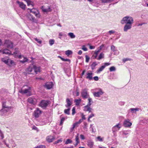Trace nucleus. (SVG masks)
Listing matches in <instances>:
<instances>
[{"mask_svg": "<svg viewBox=\"0 0 148 148\" xmlns=\"http://www.w3.org/2000/svg\"><path fill=\"white\" fill-rule=\"evenodd\" d=\"M123 125L125 127H129L131 126L132 123L130 122V120L129 119H127L124 121Z\"/></svg>", "mask_w": 148, "mask_h": 148, "instance_id": "13", "label": "nucleus"}, {"mask_svg": "<svg viewBox=\"0 0 148 148\" xmlns=\"http://www.w3.org/2000/svg\"><path fill=\"white\" fill-rule=\"evenodd\" d=\"M72 142V141L69 139H67L65 143V144H68L69 143H71Z\"/></svg>", "mask_w": 148, "mask_h": 148, "instance_id": "40", "label": "nucleus"}, {"mask_svg": "<svg viewBox=\"0 0 148 148\" xmlns=\"http://www.w3.org/2000/svg\"><path fill=\"white\" fill-rule=\"evenodd\" d=\"M59 38L61 39L62 38V36H65L66 35L64 33L62 32H60L59 33Z\"/></svg>", "mask_w": 148, "mask_h": 148, "instance_id": "35", "label": "nucleus"}, {"mask_svg": "<svg viewBox=\"0 0 148 148\" xmlns=\"http://www.w3.org/2000/svg\"><path fill=\"white\" fill-rule=\"evenodd\" d=\"M41 112H42L38 108V114H41Z\"/></svg>", "mask_w": 148, "mask_h": 148, "instance_id": "59", "label": "nucleus"}, {"mask_svg": "<svg viewBox=\"0 0 148 148\" xmlns=\"http://www.w3.org/2000/svg\"><path fill=\"white\" fill-rule=\"evenodd\" d=\"M97 65L96 62H94L91 65V67L92 70H93L95 69V67Z\"/></svg>", "mask_w": 148, "mask_h": 148, "instance_id": "29", "label": "nucleus"}, {"mask_svg": "<svg viewBox=\"0 0 148 148\" xmlns=\"http://www.w3.org/2000/svg\"><path fill=\"white\" fill-rule=\"evenodd\" d=\"M109 70L110 72L115 71L116 70V68L114 66H112L110 68Z\"/></svg>", "mask_w": 148, "mask_h": 148, "instance_id": "39", "label": "nucleus"}, {"mask_svg": "<svg viewBox=\"0 0 148 148\" xmlns=\"http://www.w3.org/2000/svg\"><path fill=\"white\" fill-rule=\"evenodd\" d=\"M62 60L63 61H64L69 62H70V59H65L63 58Z\"/></svg>", "mask_w": 148, "mask_h": 148, "instance_id": "52", "label": "nucleus"}, {"mask_svg": "<svg viewBox=\"0 0 148 148\" xmlns=\"http://www.w3.org/2000/svg\"><path fill=\"white\" fill-rule=\"evenodd\" d=\"M28 101L30 103H33L34 102L33 99L32 97H29L27 99Z\"/></svg>", "mask_w": 148, "mask_h": 148, "instance_id": "36", "label": "nucleus"}, {"mask_svg": "<svg viewBox=\"0 0 148 148\" xmlns=\"http://www.w3.org/2000/svg\"><path fill=\"white\" fill-rule=\"evenodd\" d=\"M80 138L82 140H84L85 139V137L82 134L80 135Z\"/></svg>", "mask_w": 148, "mask_h": 148, "instance_id": "55", "label": "nucleus"}, {"mask_svg": "<svg viewBox=\"0 0 148 148\" xmlns=\"http://www.w3.org/2000/svg\"><path fill=\"white\" fill-rule=\"evenodd\" d=\"M81 95L82 97L84 99L87 98L89 97V95L87 92V90L86 88H85L82 90Z\"/></svg>", "mask_w": 148, "mask_h": 148, "instance_id": "6", "label": "nucleus"}, {"mask_svg": "<svg viewBox=\"0 0 148 148\" xmlns=\"http://www.w3.org/2000/svg\"><path fill=\"white\" fill-rule=\"evenodd\" d=\"M101 2L103 3H107L113 1V0H101Z\"/></svg>", "mask_w": 148, "mask_h": 148, "instance_id": "38", "label": "nucleus"}, {"mask_svg": "<svg viewBox=\"0 0 148 148\" xmlns=\"http://www.w3.org/2000/svg\"><path fill=\"white\" fill-rule=\"evenodd\" d=\"M94 116V114H91L90 116H89L88 117L89 118H91L93 116Z\"/></svg>", "mask_w": 148, "mask_h": 148, "instance_id": "62", "label": "nucleus"}, {"mask_svg": "<svg viewBox=\"0 0 148 148\" xmlns=\"http://www.w3.org/2000/svg\"><path fill=\"white\" fill-rule=\"evenodd\" d=\"M72 114L74 115L75 113V107H73L72 110Z\"/></svg>", "mask_w": 148, "mask_h": 148, "instance_id": "50", "label": "nucleus"}, {"mask_svg": "<svg viewBox=\"0 0 148 148\" xmlns=\"http://www.w3.org/2000/svg\"><path fill=\"white\" fill-rule=\"evenodd\" d=\"M24 0L27 2L28 5L29 6L31 5L32 7L33 6V2L30 1V0Z\"/></svg>", "mask_w": 148, "mask_h": 148, "instance_id": "28", "label": "nucleus"}, {"mask_svg": "<svg viewBox=\"0 0 148 148\" xmlns=\"http://www.w3.org/2000/svg\"><path fill=\"white\" fill-rule=\"evenodd\" d=\"M93 73L90 71H88L86 73V78L89 80L92 79Z\"/></svg>", "mask_w": 148, "mask_h": 148, "instance_id": "15", "label": "nucleus"}, {"mask_svg": "<svg viewBox=\"0 0 148 148\" xmlns=\"http://www.w3.org/2000/svg\"><path fill=\"white\" fill-rule=\"evenodd\" d=\"M0 135L2 139L4 138V135L1 130H0Z\"/></svg>", "mask_w": 148, "mask_h": 148, "instance_id": "49", "label": "nucleus"}, {"mask_svg": "<svg viewBox=\"0 0 148 148\" xmlns=\"http://www.w3.org/2000/svg\"><path fill=\"white\" fill-rule=\"evenodd\" d=\"M82 49L85 51H87L88 50L87 49L86 47H85L84 46L82 47Z\"/></svg>", "mask_w": 148, "mask_h": 148, "instance_id": "56", "label": "nucleus"}, {"mask_svg": "<svg viewBox=\"0 0 148 148\" xmlns=\"http://www.w3.org/2000/svg\"><path fill=\"white\" fill-rule=\"evenodd\" d=\"M10 108V107L8 106H7L5 104V102H3L2 104V108Z\"/></svg>", "mask_w": 148, "mask_h": 148, "instance_id": "44", "label": "nucleus"}, {"mask_svg": "<svg viewBox=\"0 0 148 148\" xmlns=\"http://www.w3.org/2000/svg\"><path fill=\"white\" fill-rule=\"evenodd\" d=\"M23 58V60H20V62L23 64L25 62H27L28 60V59H27L24 56L22 55V58L21 59Z\"/></svg>", "mask_w": 148, "mask_h": 148, "instance_id": "22", "label": "nucleus"}, {"mask_svg": "<svg viewBox=\"0 0 148 148\" xmlns=\"http://www.w3.org/2000/svg\"><path fill=\"white\" fill-rule=\"evenodd\" d=\"M81 99H80L75 100L74 102L75 103L76 105L77 106L79 105L81 103Z\"/></svg>", "mask_w": 148, "mask_h": 148, "instance_id": "27", "label": "nucleus"}, {"mask_svg": "<svg viewBox=\"0 0 148 148\" xmlns=\"http://www.w3.org/2000/svg\"><path fill=\"white\" fill-rule=\"evenodd\" d=\"M13 55L16 58H18L19 59H21L22 58V55L19 53L18 49L17 48H16L15 49V51L13 52Z\"/></svg>", "mask_w": 148, "mask_h": 148, "instance_id": "8", "label": "nucleus"}, {"mask_svg": "<svg viewBox=\"0 0 148 148\" xmlns=\"http://www.w3.org/2000/svg\"><path fill=\"white\" fill-rule=\"evenodd\" d=\"M9 59L8 57H6L2 58L1 60L3 62L5 63V64H7V63H8Z\"/></svg>", "mask_w": 148, "mask_h": 148, "instance_id": "25", "label": "nucleus"}, {"mask_svg": "<svg viewBox=\"0 0 148 148\" xmlns=\"http://www.w3.org/2000/svg\"><path fill=\"white\" fill-rule=\"evenodd\" d=\"M92 109L90 107V106L87 105L84 107V110L85 111H88L89 112H91Z\"/></svg>", "mask_w": 148, "mask_h": 148, "instance_id": "19", "label": "nucleus"}, {"mask_svg": "<svg viewBox=\"0 0 148 148\" xmlns=\"http://www.w3.org/2000/svg\"><path fill=\"white\" fill-rule=\"evenodd\" d=\"M54 43V40L53 39H51L49 41V44L51 46Z\"/></svg>", "mask_w": 148, "mask_h": 148, "instance_id": "43", "label": "nucleus"}, {"mask_svg": "<svg viewBox=\"0 0 148 148\" xmlns=\"http://www.w3.org/2000/svg\"><path fill=\"white\" fill-rule=\"evenodd\" d=\"M130 110L132 113H135L137 111H138L139 110L138 108H131Z\"/></svg>", "mask_w": 148, "mask_h": 148, "instance_id": "24", "label": "nucleus"}, {"mask_svg": "<svg viewBox=\"0 0 148 148\" xmlns=\"http://www.w3.org/2000/svg\"><path fill=\"white\" fill-rule=\"evenodd\" d=\"M68 35L71 38H75V35L73 33L70 32L68 34Z\"/></svg>", "mask_w": 148, "mask_h": 148, "instance_id": "32", "label": "nucleus"}, {"mask_svg": "<svg viewBox=\"0 0 148 148\" xmlns=\"http://www.w3.org/2000/svg\"><path fill=\"white\" fill-rule=\"evenodd\" d=\"M87 145L90 148H92L94 145V143L91 140H88L87 141Z\"/></svg>", "mask_w": 148, "mask_h": 148, "instance_id": "17", "label": "nucleus"}, {"mask_svg": "<svg viewBox=\"0 0 148 148\" xmlns=\"http://www.w3.org/2000/svg\"><path fill=\"white\" fill-rule=\"evenodd\" d=\"M92 125H93V124H90V128H91V130H92V132H94V131L93 128V127H92Z\"/></svg>", "mask_w": 148, "mask_h": 148, "instance_id": "61", "label": "nucleus"}, {"mask_svg": "<svg viewBox=\"0 0 148 148\" xmlns=\"http://www.w3.org/2000/svg\"><path fill=\"white\" fill-rule=\"evenodd\" d=\"M65 53L67 56H69L70 55L72 54V52L71 50H68L65 51Z\"/></svg>", "mask_w": 148, "mask_h": 148, "instance_id": "34", "label": "nucleus"}, {"mask_svg": "<svg viewBox=\"0 0 148 148\" xmlns=\"http://www.w3.org/2000/svg\"><path fill=\"white\" fill-rule=\"evenodd\" d=\"M30 10L31 12L33 13L35 15V16H36L37 15V13H36V12H34V11H33V9H30Z\"/></svg>", "mask_w": 148, "mask_h": 148, "instance_id": "54", "label": "nucleus"}, {"mask_svg": "<svg viewBox=\"0 0 148 148\" xmlns=\"http://www.w3.org/2000/svg\"><path fill=\"white\" fill-rule=\"evenodd\" d=\"M121 127V125L120 123H118L113 126L112 129V131L113 132L119 130Z\"/></svg>", "mask_w": 148, "mask_h": 148, "instance_id": "9", "label": "nucleus"}, {"mask_svg": "<svg viewBox=\"0 0 148 148\" xmlns=\"http://www.w3.org/2000/svg\"><path fill=\"white\" fill-rule=\"evenodd\" d=\"M128 133L127 132V131H123V135H126L128 134Z\"/></svg>", "mask_w": 148, "mask_h": 148, "instance_id": "58", "label": "nucleus"}, {"mask_svg": "<svg viewBox=\"0 0 148 148\" xmlns=\"http://www.w3.org/2000/svg\"><path fill=\"white\" fill-rule=\"evenodd\" d=\"M79 124H78L77 123V122L74 123L73 124V126L75 127H77L78 126V125H79Z\"/></svg>", "mask_w": 148, "mask_h": 148, "instance_id": "53", "label": "nucleus"}, {"mask_svg": "<svg viewBox=\"0 0 148 148\" xmlns=\"http://www.w3.org/2000/svg\"><path fill=\"white\" fill-rule=\"evenodd\" d=\"M104 54L102 53H101L99 55V57L98 58H97V59L98 60H100L101 59L103 58H104Z\"/></svg>", "mask_w": 148, "mask_h": 148, "instance_id": "33", "label": "nucleus"}, {"mask_svg": "<svg viewBox=\"0 0 148 148\" xmlns=\"http://www.w3.org/2000/svg\"><path fill=\"white\" fill-rule=\"evenodd\" d=\"M96 141H99L100 142H103V141L104 138L103 137L101 138L100 136H98L97 138Z\"/></svg>", "mask_w": 148, "mask_h": 148, "instance_id": "31", "label": "nucleus"}, {"mask_svg": "<svg viewBox=\"0 0 148 148\" xmlns=\"http://www.w3.org/2000/svg\"><path fill=\"white\" fill-rule=\"evenodd\" d=\"M55 139V137L54 136H49L46 138L47 140L49 143L52 142Z\"/></svg>", "mask_w": 148, "mask_h": 148, "instance_id": "14", "label": "nucleus"}, {"mask_svg": "<svg viewBox=\"0 0 148 148\" xmlns=\"http://www.w3.org/2000/svg\"><path fill=\"white\" fill-rule=\"evenodd\" d=\"M0 52H2L3 54H9L10 53V51L7 49H5L3 50H0Z\"/></svg>", "mask_w": 148, "mask_h": 148, "instance_id": "20", "label": "nucleus"}, {"mask_svg": "<svg viewBox=\"0 0 148 148\" xmlns=\"http://www.w3.org/2000/svg\"><path fill=\"white\" fill-rule=\"evenodd\" d=\"M95 47L94 46H92L91 45H90L89 46V48L91 49H94L95 48Z\"/></svg>", "mask_w": 148, "mask_h": 148, "instance_id": "64", "label": "nucleus"}, {"mask_svg": "<svg viewBox=\"0 0 148 148\" xmlns=\"http://www.w3.org/2000/svg\"><path fill=\"white\" fill-rule=\"evenodd\" d=\"M70 110V108H69L67 109H65L64 110V112L65 114L69 115L70 114V112H69Z\"/></svg>", "mask_w": 148, "mask_h": 148, "instance_id": "41", "label": "nucleus"}, {"mask_svg": "<svg viewBox=\"0 0 148 148\" xmlns=\"http://www.w3.org/2000/svg\"><path fill=\"white\" fill-rule=\"evenodd\" d=\"M17 3L18 4L19 7L21 8L23 10H25L26 7V5L24 4L22 2L17 1Z\"/></svg>", "mask_w": 148, "mask_h": 148, "instance_id": "18", "label": "nucleus"}, {"mask_svg": "<svg viewBox=\"0 0 148 148\" xmlns=\"http://www.w3.org/2000/svg\"><path fill=\"white\" fill-rule=\"evenodd\" d=\"M62 141V138H60L58 139L57 141H55L54 143V144H57L61 142Z\"/></svg>", "mask_w": 148, "mask_h": 148, "instance_id": "42", "label": "nucleus"}, {"mask_svg": "<svg viewBox=\"0 0 148 148\" xmlns=\"http://www.w3.org/2000/svg\"><path fill=\"white\" fill-rule=\"evenodd\" d=\"M93 79L95 81H98L99 79L98 77L97 76L94 77H93Z\"/></svg>", "mask_w": 148, "mask_h": 148, "instance_id": "60", "label": "nucleus"}, {"mask_svg": "<svg viewBox=\"0 0 148 148\" xmlns=\"http://www.w3.org/2000/svg\"><path fill=\"white\" fill-rule=\"evenodd\" d=\"M79 134H77V135L75 136V140L76 142L77 143H79Z\"/></svg>", "mask_w": 148, "mask_h": 148, "instance_id": "37", "label": "nucleus"}, {"mask_svg": "<svg viewBox=\"0 0 148 148\" xmlns=\"http://www.w3.org/2000/svg\"><path fill=\"white\" fill-rule=\"evenodd\" d=\"M97 91L93 92V95L94 97H100L102 95L104 92L101 88H98L97 89Z\"/></svg>", "mask_w": 148, "mask_h": 148, "instance_id": "4", "label": "nucleus"}, {"mask_svg": "<svg viewBox=\"0 0 148 148\" xmlns=\"http://www.w3.org/2000/svg\"><path fill=\"white\" fill-rule=\"evenodd\" d=\"M111 50L113 51H116V50L115 48V47L113 45H112L111 46Z\"/></svg>", "mask_w": 148, "mask_h": 148, "instance_id": "47", "label": "nucleus"}, {"mask_svg": "<svg viewBox=\"0 0 148 148\" xmlns=\"http://www.w3.org/2000/svg\"><path fill=\"white\" fill-rule=\"evenodd\" d=\"M105 67V66H102L101 67H100L97 71V73H100L103 70Z\"/></svg>", "mask_w": 148, "mask_h": 148, "instance_id": "26", "label": "nucleus"}, {"mask_svg": "<svg viewBox=\"0 0 148 148\" xmlns=\"http://www.w3.org/2000/svg\"><path fill=\"white\" fill-rule=\"evenodd\" d=\"M66 102L67 104L65 105L68 108L72 104L69 98H67L66 99Z\"/></svg>", "mask_w": 148, "mask_h": 148, "instance_id": "23", "label": "nucleus"}, {"mask_svg": "<svg viewBox=\"0 0 148 148\" xmlns=\"http://www.w3.org/2000/svg\"><path fill=\"white\" fill-rule=\"evenodd\" d=\"M53 84L51 82H46L43 85L44 87L47 89L49 90L52 88L53 87Z\"/></svg>", "mask_w": 148, "mask_h": 148, "instance_id": "7", "label": "nucleus"}, {"mask_svg": "<svg viewBox=\"0 0 148 148\" xmlns=\"http://www.w3.org/2000/svg\"><path fill=\"white\" fill-rule=\"evenodd\" d=\"M86 57V61L87 62H89L90 58L87 55H86L85 56Z\"/></svg>", "mask_w": 148, "mask_h": 148, "instance_id": "48", "label": "nucleus"}, {"mask_svg": "<svg viewBox=\"0 0 148 148\" xmlns=\"http://www.w3.org/2000/svg\"><path fill=\"white\" fill-rule=\"evenodd\" d=\"M50 103V102L49 100H42L40 101L39 106L42 108L45 109Z\"/></svg>", "mask_w": 148, "mask_h": 148, "instance_id": "3", "label": "nucleus"}, {"mask_svg": "<svg viewBox=\"0 0 148 148\" xmlns=\"http://www.w3.org/2000/svg\"><path fill=\"white\" fill-rule=\"evenodd\" d=\"M32 67L29 66L27 69V71L31 72L34 70V72L36 73L37 72V67L36 65H34V64H32Z\"/></svg>", "mask_w": 148, "mask_h": 148, "instance_id": "11", "label": "nucleus"}, {"mask_svg": "<svg viewBox=\"0 0 148 148\" xmlns=\"http://www.w3.org/2000/svg\"><path fill=\"white\" fill-rule=\"evenodd\" d=\"M25 86L27 87V88H25L24 90L23 89H21L19 90V92L22 94H27V95L29 96L31 95V88L27 86H24L23 87Z\"/></svg>", "mask_w": 148, "mask_h": 148, "instance_id": "2", "label": "nucleus"}, {"mask_svg": "<svg viewBox=\"0 0 148 148\" xmlns=\"http://www.w3.org/2000/svg\"><path fill=\"white\" fill-rule=\"evenodd\" d=\"M31 127L32 129V130H37V128L34 125L32 126Z\"/></svg>", "mask_w": 148, "mask_h": 148, "instance_id": "57", "label": "nucleus"}, {"mask_svg": "<svg viewBox=\"0 0 148 148\" xmlns=\"http://www.w3.org/2000/svg\"><path fill=\"white\" fill-rule=\"evenodd\" d=\"M33 116L36 118H37V110H36L34 111Z\"/></svg>", "mask_w": 148, "mask_h": 148, "instance_id": "45", "label": "nucleus"}, {"mask_svg": "<svg viewBox=\"0 0 148 148\" xmlns=\"http://www.w3.org/2000/svg\"><path fill=\"white\" fill-rule=\"evenodd\" d=\"M65 118H64V117H62L61 119V120H60V125H62L63 123V122L65 120Z\"/></svg>", "mask_w": 148, "mask_h": 148, "instance_id": "46", "label": "nucleus"}, {"mask_svg": "<svg viewBox=\"0 0 148 148\" xmlns=\"http://www.w3.org/2000/svg\"><path fill=\"white\" fill-rule=\"evenodd\" d=\"M41 8L42 11L44 12H50L52 11V9L49 6L46 7L45 6L43 5L41 7Z\"/></svg>", "mask_w": 148, "mask_h": 148, "instance_id": "10", "label": "nucleus"}, {"mask_svg": "<svg viewBox=\"0 0 148 148\" xmlns=\"http://www.w3.org/2000/svg\"><path fill=\"white\" fill-rule=\"evenodd\" d=\"M6 64L9 66H12L14 65V62L13 60L9 59L8 63Z\"/></svg>", "mask_w": 148, "mask_h": 148, "instance_id": "21", "label": "nucleus"}, {"mask_svg": "<svg viewBox=\"0 0 148 148\" xmlns=\"http://www.w3.org/2000/svg\"><path fill=\"white\" fill-rule=\"evenodd\" d=\"M133 22V19H123L121 20V23L122 24H126L124 27L123 31L126 32L128 30L130 29L132 27V24Z\"/></svg>", "mask_w": 148, "mask_h": 148, "instance_id": "1", "label": "nucleus"}, {"mask_svg": "<svg viewBox=\"0 0 148 148\" xmlns=\"http://www.w3.org/2000/svg\"><path fill=\"white\" fill-rule=\"evenodd\" d=\"M10 108H2V109L0 110V114L1 115H3L4 113L7 112Z\"/></svg>", "mask_w": 148, "mask_h": 148, "instance_id": "16", "label": "nucleus"}, {"mask_svg": "<svg viewBox=\"0 0 148 148\" xmlns=\"http://www.w3.org/2000/svg\"><path fill=\"white\" fill-rule=\"evenodd\" d=\"M103 47L104 45H102L99 47V48H98L97 50L95 51V52L92 56L94 57V59L97 58V57L98 54Z\"/></svg>", "mask_w": 148, "mask_h": 148, "instance_id": "5", "label": "nucleus"}, {"mask_svg": "<svg viewBox=\"0 0 148 148\" xmlns=\"http://www.w3.org/2000/svg\"><path fill=\"white\" fill-rule=\"evenodd\" d=\"M5 44L8 48H12L13 47V43L9 40H6L5 41Z\"/></svg>", "mask_w": 148, "mask_h": 148, "instance_id": "12", "label": "nucleus"}, {"mask_svg": "<svg viewBox=\"0 0 148 148\" xmlns=\"http://www.w3.org/2000/svg\"><path fill=\"white\" fill-rule=\"evenodd\" d=\"M143 122L144 123H145L148 124V119H144L143 120Z\"/></svg>", "mask_w": 148, "mask_h": 148, "instance_id": "51", "label": "nucleus"}, {"mask_svg": "<svg viewBox=\"0 0 148 148\" xmlns=\"http://www.w3.org/2000/svg\"><path fill=\"white\" fill-rule=\"evenodd\" d=\"M88 102L87 105L90 106L92 103V101L91 98L90 97H88Z\"/></svg>", "mask_w": 148, "mask_h": 148, "instance_id": "30", "label": "nucleus"}, {"mask_svg": "<svg viewBox=\"0 0 148 148\" xmlns=\"http://www.w3.org/2000/svg\"><path fill=\"white\" fill-rule=\"evenodd\" d=\"M38 148H45V146L44 145H40L38 147Z\"/></svg>", "mask_w": 148, "mask_h": 148, "instance_id": "63", "label": "nucleus"}]
</instances>
